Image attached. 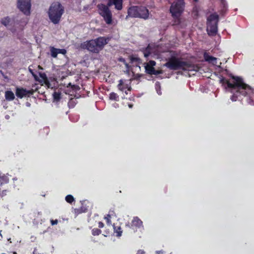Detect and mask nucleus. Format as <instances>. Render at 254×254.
<instances>
[{"instance_id": "9", "label": "nucleus", "mask_w": 254, "mask_h": 254, "mask_svg": "<svg viewBox=\"0 0 254 254\" xmlns=\"http://www.w3.org/2000/svg\"><path fill=\"white\" fill-rule=\"evenodd\" d=\"M39 76V78L37 77V79L36 80L40 82L42 85H45L48 88H53V85L49 82L45 73H40Z\"/></svg>"}, {"instance_id": "2", "label": "nucleus", "mask_w": 254, "mask_h": 254, "mask_svg": "<svg viewBox=\"0 0 254 254\" xmlns=\"http://www.w3.org/2000/svg\"><path fill=\"white\" fill-rule=\"evenodd\" d=\"M64 12V8L60 2H53L50 6L48 11L49 19L53 23L58 24Z\"/></svg>"}, {"instance_id": "10", "label": "nucleus", "mask_w": 254, "mask_h": 254, "mask_svg": "<svg viewBox=\"0 0 254 254\" xmlns=\"http://www.w3.org/2000/svg\"><path fill=\"white\" fill-rule=\"evenodd\" d=\"M49 50L51 57L54 58H57L58 54L64 55L66 53V51L64 49H58L51 46L49 47Z\"/></svg>"}, {"instance_id": "12", "label": "nucleus", "mask_w": 254, "mask_h": 254, "mask_svg": "<svg viewBox=\"0 0 254 254\" xmlns=\"http://www.w3.org/2000/svg\"><path fill=\"white\" fill-rule=\"evenodd\" d=\"M108 6L114 5L116 9L121 10L123 8V0H108Z\"/></svg>"}, {"instance_id": "17", "label": "nucleus", "mask_w": 254, "mask_h": 254, "mask_svg": "<svg viewBox=\"0 0 254 254\" xmlns=\"http://www.w3.org/2000/svg\"><path fill=\"white\" fill-rule=\"evenodd\" d=\"M155 50L153 47L152 45H149L146 49L143 51L144 56L145 57H148L149 56L152 57L156 55L155 54Z\"/></svg>"}, {"instance_id": "15", "label": "nucleus", "mask_w": 254, "mask_h": 254, "mask_svg": "<svg viewBox=\"0 0 254 254\" xmlns=\"http://www.w3.org/2000/svg\"><path fill=\"white\" fill-rule=\"evenodd\" d=\"M127 81L121 79L119 81V83L118 85V89L122 91H123L125 89L127 88L128 90H130L131 87L128 84Z\"/></svg>"}, {"instance_id": "35", "label": "nucleus", "mask_w": 254, "mask_h": 254, "mask_svg": "<svg viewBox=\"0 0 254 254\" xmlns=\"http://www.w3.org/2000/svg\"><path fill=\"white\" fill-rule=\"evenodd\" d=\"M98 226L100 228H103L104 227V224L101 222H99L98 223Z\"/></svg>"}, {"instance_id": "32", "label": "nucleus", "mask_w": 254, "mask_h": 254, "mask_svg": "<svg viewBox=\"0 0 254 254\" xmlns=\"http://www.w3.org/2000/svg\"><path fill=\"white\" fill-rule=\"evenodd\" d=\"M29 71L32 74V75L34 77L35 80H37V76L34 73V72H33V70L29 67Z\"/></svg>"}, {"instance_id": "42", "label": "nucleus", "mask_w": 254, "mask_h": 254, "mask_svg": "<svg viewBox=\"0 0 254 254\" xmlns=\"http://www.w3.org/2000/svg\"><path fill=\"white\" fill-rule=\"evenodd\" d=\"M242 94H243V95H245V93H242Z\"/></svg>"}, {"instance_id": "11", "label": "nucleus", "mask_w": 254, "mask_h": 254, "mask_svg": "<svg viewBox=\"0 0 254 254\" xmlns=\"http://www.w3.org/2000/svg\"><path fill=\"white\" fill-rule=\"evenodd\" d=\"M15 93L18 98H22L27 95L32 94L33 92L30 90H27L23 88H17Z\"/></svg>"}, {"instance_id": "36", "label": "nucleus", "mask_w": 254, "mask_h": 254, "mask_svg": "<svg viewBox=\"0 0 254 254\" xmlns=\"http://www.w3.org/2000/svg\"><path fill=\"white\" fill-rule=\"evenodd\" d=\"M137 254H145L144 252L142 250H139L138 251Z\"/></svg>"}, {"instance_id": "19", "label": "nucleus", "mask_w": 254, "mask_h": 254, "mask_svg": "<svg viewBox=\"0 0 254 254\" xmlns=\"http://www.w3.org/2000/svg\"><path fill=\"white\" fill-rule=\"evenodd\" d=\"M155 64L156 63L154 61H150L148 63L145 64L144 67L146 72L149 74V70H153Z\"/></svg>"}, {"instance_id": "21", "label": "nucleus", "mask_w": 254, "mask_h": 254, "mask_svg": "<svg viewBox=\"0 0 254 254\" xmlns=\"http://www.w3.org/2000/svg\"><path fill=\"white\" fill-rule=\"evenodd\" d=\"M5 99L7 100L12 101L14 99L15 96L14 93L12 91H6L5 92Z\"/></svg>"}, {"instance_id": "27", "label": "nucleus", "mask_w": 254, "mask_h": 254, "mask_svg": "<svg viewBox=\"0 0 254 254\" xmlns=\"http://www.w3.org/2000/svg\"><path fill=\"white\" fill-rule=\"evenodd\" d=\"M9 22H10V19L8 17H6L2 20V23L4 25L7 26L9 24Z\"/></svg>"}, {"instance_id": "6", "label": "nucleus", "mask_w": 254, "mask_h": 254, "mask_svg": "<svg viewBox=\"0 0 254 254\" xmlns=\"http://www.w3.org/2000/svg\"><path fill=\"white\" fill-rule=\"evenodd\" d=\"M218 15L217 14H212L207 18V31L209 35H213L217 32V22Z\"/></svg>"}, {"instance_id": "38", "label": "nucleus", "mask_w": 254, "mask_h": 254, "mask_svg": "<svg viewBox=\"0 0 254 254\" xmlns=\"http://www.w3.org/2000/svg\"><path fill=\"white\" fill-rule=\"evenodd\" d=\"M157 253L158 254L163 253V252L162 251H159V252H157Z\"/></svg>"}, {"instance_id": "23", "label": "nucleus", "mask_w": 254, "mask_h": 254, "mask_svg": "<svg viewBox=\"0 0 254 254\" xmlns=\"http://www.w3.org/2000/svg\"><path fill=\"white\" fill-rule=\"evenodd\" d=\"M61 93L59 92H55L53 93V97L55 101L58 102L61 99Z\"/></svg>"}, {"instance_id": "37", "label": "nucleus", "mask_w": 254, "mask_h": 254, "mask_svg": "<svg viewBox=\"0 0 254 254\" xmlns=\"http://www.w3.org/2000/svg\"><path fill=\"white\" fill-rule=\"evenodd\" d=\"M128 106L129 108H131L132 107V106H133V105L129 104H128Z\"/></svg>"}, {"instance_id": "41", "label": "nucleus", "mask_w": 254, "mask_h": 254, "mask_svg": "<svg viewBox=\"0 0 254 254\" xmlns=\"http://www.w3.org/2000/svg\"><path fill=\"white\" fill-rule=\"evenodd\" d=\"M125 93H126V94H127V91H125Z\"/></svg>"}, {"instance_id": "24", "label": "nucleus", "mask_w": 254, "mask_h": 254, "mask_svg": "<svg viewBox=\"0 0 254 254\" xmlns=\"http://www.w3.org/2000/svg\"><path fill=\"white\" fill-rule=\"evenodd\" d=\"M65 200L66 202L69 203H71L73 201H74V198L73 196L71 195L68 194L65 197Z\"/></svg>"}, {"instance_id": "26", "label": "nucleus", "mask_w": 254, "mask_h": 254, "mask_svg": "<svg viewBox=\"0 0 254 254\" xmlns=\"http://www.w3.org/2000/svg\"><path fill=\"white\" fill-rule=\"evenodd\" d=\"M104 219L106 220L107 223L108 225H111V215L109 214L107 215V216H105Z\"/></svg>"}, {"instance_id": "16", "label": "nucleus", "mask_w": 254, "mask_h": 254, "mask_svg": "<svg viewBox=\"0 0 254 254\" xmlns=\"http://www.w3.org/2000/svg\"><path fill=\"white\" fill-rule=\"evenodd\" d=\"M149 11L146 7L143 6L140 7L138 18L147 19L149 18Z\"/></svg>"}, {"instance_id": "25", "label": "nucleus", "mask_w": 254, "mask_h": 254, "mask_svg": "<svg viewBox=\"0 0 254 254\" xmlns=\"http://www.w3.org/2000/svg\"><path fill=\"white\" fill-rule=\"evenodd\" d=\"M118 96L117 94L114 92H112L110 94L109 98L111 100H117Z\"/></svg>"}, {"instance_id": "18", "label": "nucleus", "mask_w": 254, "mask_h": 254, "mask_svg": "<svg viewBox=\"0 0 254 254\" xmlns=\"http://www.w3.org/2000/svg\"><path fill=\"white\" fill-rule=\"evenodd\" d=\"M184 67H183V70H187L189 71H197L198 70V67L197 66H194V65H191L188 63L184 62Z\"/></svg>"}, {"instance_id": "34", "label": "nucleus", "mask_w": 254, "mask_h": 254, "mask_svg": "<svg viewBox=\"0 0 254 254\" xmlns=\"http://www.w3.org/2000/svg\"><path fill=\"white\" fill-rule=\"evenodd\" d=\"M51 224L52 225H54L57 224L58 220H51Z\"/></svg>"}, {"instance_id": "1", "label": "nucleus", "mask_w": 254, "mask_h": 254, "mask_svg": "<svg viewBox=\"0 0 254 254\" xmlns=\"http://www.w3.org/2000/svg\"><path fill=\"white\" fill-rule=\"evenodd\" d=\"M108 39L104 37H100L95 39L86 41L81 44V47L86 49L89 52L98 54L103 50L104 46L108 43Z\"/></svg>"}, {"instance_id": "7", "label": "nucleus", "mask_w": 254, "mask_h": 254, "mask_svg": "<svg viewBox=\"0 0 254 254\" xmlns=\"http://www.w3.org/2000/svg\"><path fill=\"white\" fill-rule=\"evenodd\" d=\"M31 0H17V7L18 9L26 16L31 14Z\"/></svg>"}, {"instance_id": "30", "label": "nucleus", "mask_w": 254, "mask_h": 254, "mask_svg": "<svg viewBox=\"0 0 254 254\" xmlns=\"http://www.w3.org/2000/svg\"><path fill=\"white\" fill-rule=\"evenodd\" d=\"M130 60L132 63L135 62L139 63L140 61V60L138 58L133 57H132L130 58Z\"/></svg>"}, {"instance_id": "29", "label": "nucleus", "mask_w": 254, "mask_h": 254, "mask_svg": "<svg viewBox=\"0 0 254 254\" xmlns=\"http://www.w3.org/2000/svg\"><path fill=\"white\" fill-rule=\"evenodd\" d=\"M101 233V230L96 228L92 230V234L93 235H98Z\"/></svg>"}, {"instance_id": "40", "label": "nucleus", "mask_w": 254, "mask_h": 254, "mask_svg": "<svg viewBox=\"0 0 254 254\" xmlns=\"http://www.w3.org/2000/svg\"><path fill=\"white\" fill-rule=\"evenodd\" d=\"M38 67H39V68H41V67H40L39 65L38 66Z\"/></svg>"}, {"instance_id": "33", "label": "nucleus", "mask_w": 254, "mask_h": 254, "mask_svg": "<svg viewBox=\"0 0 254 254\" xmlns=\"http://www.w3.org/2000/svg\"><path fill=\"white\" fill-rule=\"evenodd\" d=\"M119 61H120V62H121L125 64V65H126V67H127V69L128 68V64L126 63V61H125V59H124L123 58H120V59H119Z\"/></svg>"}, {"instance_id": "4", "label": "nucleus", "mask_w": 254, "mask_h": 254, "mask_svg": "<svg viewBox=\"0 0 254 254\" xmlns=\"http://www.w3.org/2000/svg\"><path fill=\"white\" fill-rule=\"evenodd\" d=\"M232 80L231 82L226 80L225 81L227 87L230 88H237L240 89H251L250 86L244 83L243 79L238 76H232Z\"/></svg>"}, {"instance_id": "13", "label": "nucleus", "mask_w": 254, "mask_h": 254, "mask_svg": "<svg viewBox=\"0 0 254 254\" xmlns=\"http://www.w3.org/2000/svg\"><path fill=\"white\" fill-rule=\"evenodd\" d=\"M140 7L132 6L130 7L128 10L127 16L132 17H138Z\"/></svg>"}, {"instance_id": "14", "label": "nucleus", "mask_w": 254, "mask_h": 254, "mask_svg": "<svg viewBox=\"0 0 254 254\" xmlns=\"http://www.w3.org/2000/svg\"><path fill=\"white\" fill-rule=\"evenodd\" d=\"M142 226V221L138 217H134L132 220L130 228L134 231L140 228Z\"/></svg>"}, {"instance_id": "3", "label": "nucleus", "mask_w": 254, "mask_h": 254, "mask_svg": "<svg viewBox=\"0 0 254 254\" xmlns=\"http://www.w3.org/2000/svg\"><path fill=\"white\" fill-rule=\"evenodd\" d=\"M185 6L184 0H176L171 4L170 12L172 16L178 18L183 12Z\"/></svg>"}, {"instance_id": "28", "label": "nucleus", "mask_w": 254, "mask_h": 254, "mask_svg": "<svg viewBox=\"0 0 254 254\" xmlns=\"http://www.w3.org/2000/svg\"><path fill=\"white\" fill-rule=\"evenodd\" d=\"M149 70L150 71L149 72V74H150L157 75V74L161 73V71L155 70V69H154L153 70Z\"/></svg>"}, {"instance_id": "5", "label": "nucleus", "mask_w": 254, "mask_h": 254, "mask_svg": "<svg viewBox=\"0 0 254 254\" xmlns=\"http://www.w3.org/2000/svg\"><path fill=\"white\" fill-rule=\"evenodd\" d=\"M108 5L103 4L98 5L100 15L103 18L106 24L111 25L113 23L112 13Z\"/></svg>"}, {"instance_id": "31", "label": "nucleus", "mask_w": 254, "mask_h": 254, "mask_svg": "<svg viewBox=\"0 0 254 254\" xmlns=\"http://www.w3.org/2000/svg\"><path fill=\"white\" fill-rule=\"evenodd\" d=\"M155 85H156V90L157 91V93L158 94L160 95L161 94V93L160 92V84L159 82H156V84H155Z\"/></svg>"}, {"instance_id": "20", "label": "nucleus", "mask_w": 254, "mask_h": 254, "mask_svg": "<svg viewBox=\"0 0 254 254\" xmlns=\"http://www.w3.org/2000/svg\"><path fill=\"white\" fill-rule=\"evenodd\" d=\"M204 57L206 61L211 63L213 65H217V60L216 58L210 56L206 53L204 54Z\"/></svg>"}, {"instance_id": "39", "label": "nucleus", "mask_w": 254, "mask_h": 254, "mask_svg": "<svg viewBox=\"0 0 254 254\" xmlns=\"http://www.w3.org/2000/svg\"><path fill=\"white\" fill-rule=\"evenodd\" d=\"M13 254H17V253L16 252H13Z\"/></svg>"}, {"instance_id": "8", "label": "nucleus", "mask_w": 254, "mask_h": 254, "mask_svg": "<svg viewBox=\"0 0 254 254\" xmlns=\"http://www.w3.org/2000/svg\"><path fill=\"white\" fill-rule=\"evenodd\" d=\"M184 65H185L184 62L176 58H172L164 64V66L170 69L177 70L179 69H183Z\"/></svg>"}, {"instance_id": "22", "label": "nucleus", "mask_w": 254, "mask_h": 254, "mask_svg": "<svg viewBox=\"0 0 254 254\" xmlns=\"http://www.w3.org/2000/svg\"><path fill=\"white\" fill-rule=\"evenodd\" d=\"M114 233L116 234V235L117 237H120L122 235V231L121 230V227H116L115 225H113Z\"/></svg>"}]
</instances>
